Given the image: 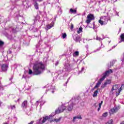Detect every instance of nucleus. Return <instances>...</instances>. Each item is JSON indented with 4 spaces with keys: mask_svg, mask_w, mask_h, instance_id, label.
<instances>
[{
    "mask_svg": "<svg viewBox=\"0 0 124 124\" xmlns=\"http://www.w3.org/2000/svg\"><path fill=\"white\" fill-rule=\"evenodd\" d=\"M45 70V65L42 62H36L34 64L32 70L29 69V74L30 75H39L43 73V71Z\"/></svg>",
    "mask_w": 124,
    "mask_h": 124,
    "instance_id": "1",
    "label": "nucleus"
},
{
    "mask_svg": "<svg viewBox=\"0 0 124 124\" xmlns=\"http://www.w3.org/2000/svg\"><path fill=\"white\" fill-rule=\"evenodd\" d=\"M113 71L112 70H109L108 71H107L105 74H103V77L100 79V80L97 82L96 85L94 86V89H96L98 88L100 85H101V83L102 82V81H104V79H105V78L106 76H108L110 73H112Z\"/></svg>",
    "mask_w": 124,
    "mask_h": 124,
    "instance_id": "2",
    "label": "nucleus"
},
{
    "mask_svg": "<svg viewBox=\"0 0 124 124\" xmlns=\"http://www.w3.org/2000/svg\"><path fill=\"white\" fill-rule=\"evenodd\" d=\"M76 101V100L72 99L68 103L65 104L64 105L66 107V110H67L68 111H72V109H73L74 105L76 104V103H78V101L77 103H75Z\"/></svg>",
    "mask_w": 124,
    "mask_h": 124,
    "instance_id": "3",
    "label": "nucleus"
},
{
    "mask_svg": "<svg viewBox=\"0 0 124 124\" xmlns=\"http://www.w3.org/2000/svg\"><path fill=\"white\" fill-rule=\"evenodd\" d=\"M64 110H66V107L65 105H62L58 108V110H56L55 113L56 114H60V113H62Z\"/></svg>",
    "mask_w": 124,
    "mask_h": 124,
    "instance_id": "4",
    "label": "nucleus"
},
{
    "mask_svg": "<svg viewBox=\"0 0 124 124\" xmlns=\"http://www.w3.org/2000/svg\"><path fill=\"white\" fill-rule=\"evenodd\" d=\"M121 109V107H114L113 108L109 110L110 115H113V114H115V113H117V111H119Z\"/></svg>",
    "mask_w": 124,
    "mask_h": 124,
    "instance_id": "5",
    "label": "nucleus"
},
{
    "mask_svg": "<svg viewBox=\"0 0 124 124\" xmlns=\"http://www.w3.org/2000/svg\"><path fill=\"white\" fill-rule=\"evenodd\" d=\"M93 20H94V16H88L86 20V23L88 25L92 22Z\"/></svg>",
    "mask_w": 124,
    "mask_h": 124,
    "instance_id": "6",
    "label": "nucleus"
},
{
    "mask_svg": "<svg viewBox=\"0 0 124 124\" xmlns=\"http://www.w3.org/2000/svg\"><path fill=\"white\" fill-rule=\"evenodd\" d=\"M54 25H55V22H54V21H52L51 24L47 25L46 26V31H48V30H50V29L53 28Z\"/></svg>",
    "mask_w": 124,
    "mask_h": 124,
    "instance_id": "7",
    "label": "nucleus"
},
{
    "mask_svg": "<svg viewBox=\"0 0 124 124\" xmlns=\"http://www.w3.org/2000/svg\"><path fill=\"white\" fill-rule=\"evenodd\" d=\"M74 40L76 41V42H80L81 41V38L78 35H75L73 36Z\"/></svg>",
    "mask_w": 124,
    "mask_h": 124,
    "instance_id": "8",
    "label": "nucleus"
},
{
    "mask_svg": "<svg viewBox=\"0 0 124 124\" xmlns=\"http://www.w3.org/2000/svg\"><path fill=\"white\" fill-rule=\"evenodd\" d=\"M1 68L2 69V71H6V70H7V68H8V65H7V64H3L1 66Z\"/></svg>",
    "mask_w": 124,
    "mask_h": 124,
    "instance_id": "9",
    "label": "nucleus"
},
{
    "mask_svg": "<svg viewBox=\"0 0 124 124\" xmlns=\"http://www.w3.org/2000/svg\"><path fill=\"white\" fill-rule=\"evenodd\" d=\"M28 106V101H24L21 105V107H22V108H27Z\"/></svg>",
    "mask_w": 124,
    "mask_h": 124,
    "instance_id": "10",
    "label": "nucleus"
},
{
    "mask_svg": "<svg viewBox=\"0 0 124 124\" xmlns=\"http://www.w3.org/2000/svg\"><path fill=\"white\" fill-rule=\"evenodd\" d=\"M51 117H52L51 115H50L49 116L44 117L43 119H42L43 124H44V123H45V122H46V121H47V120H49V119H50Z\"/></svg>",
    "mask_w": 124,
    "mask_h": 124,
    "instance_id": "11",
    "label": "nucleus"
},
{
    "mask_svg": "<svg viewBox=\"0 0 124 124\" xmlns=\"http://www.w3.org/2000/svg\"><path fill=\"white\" fill-rule=\"evenodd\" d=\"M107 16H101V17L102 18L103 20H104V22H105V24H107V22H108V17H107Z\"/></svg>",
    "mask_w": 124,
    "mask_h": 124,
    "instance_id": "12",
    "label": "nucleus"
},
{
    "mask_svg": "<svg viewBox=\"0 0 124 124\" xmlns=\"http://www.w3.org/2000/svg\"><path fill=\"white\" fill-rule=\"evenodd\" d=\"M117 90H119V85H114L112 87V89H111V91H117Z\"/></svg>",
    "mask_w": 124,
    "mask_h": 124,
    "instance_id": "13",
    "label": "nucleus"
},
{
    "mask_svg": "<svg viewBox=\"0 0 124 124\" xmlns=\"http://www.w3.org/2000/svg\"><path fill=\"white\" fill-rule=\"evenodd\" d=\"M70 13H71V14H76V13H77V10H76V9H72L71 8L70 9Z\"/></svg>",
    "mask_w": 124,
    "mask_h": 124,
    "instance_id": "14",
    "label": "nucleus"
},
{
    "mask_svg": "<svg viewBox=\"0 0 124 124\" xmlns=\"http://www.w3.org/2000/svg\"><path fill=\"white\" fill-rule=\"evenodd\" d=\"M99 23L100 24V25H101V26H103V25H106L104 22V20L101 17H100V19L99 20Z\"/></svg>",
    "mask_w": 124,
    "mask_h": 124,
    "instance_id": "15",
    "label": "nucleus"
},
{
    "mask_svg": "<svg viewBox=\"0 0 124 124\" xmlns=\"http://www.w3.org/2000/svg\"><path fill=\"white\" fill-rule=\"evenodd\" d=\"M97 93H98V89L95 91L93 94V97H96L97 96Z\"/></svg>",
    "mask_w": 124,
    "mask_h": 124,
    "instance_id": "16",
    "label": "nucleus"
},
{
    "mask_svg": "<svg viewBox=\"0 0 124 124\" xmlns=\"http://www.w3.org/2000/svg\"><path fill=\"white\" fill-rule=\"evenodd\" d=\"M62 120V117H60L58 119H55L52 120V122H55V123H60Z\"/></svg>",
    "mask_w": 124,
    "mask_h": 124,
    "instance_id": "17",
    "label": "nucleus"
},
{
    "mask_svg": "<svg viewBox=\"0 0 124 124\" xmlns=\"http://www.w3.org/2000/svg\"><path fill=\"white\" fill-rule=\"evenodd\" d=\"M120 38L121 41L119 42V43H120V42H123V41H124V33L121 35Z\"/></svg>",
    "mask_w": 124,
    "mask_h": 124,
    "instance_id": "18",
    "label": "nucleus"
},
{
    "mask_svg": "<svg viewBox=\"0 0 124 124\" xmlns=\"http://www.w3.org/2000/svg\"><path fill=\"white\" fill-rule=\"evenodd\" d=\"M36 124H43V121H42V118H41L37 121Z\"/></svg>",
    "mask_w": 124,
    "mask_h": 124,
    "instance_id": "19",
    "label": "nucleus"
},
{
    "mask_svg": "<svg viewBox=\"0 0 124 124\" xmlns=\"http://www.w3.org/2000/svg\"><path fill=\"white\" fill-rule=\"evenodd\" d=\"M73 57H78L79 56V51H75L73 55Z\"/></svg>",
    "mask_w": 124,
    "mask_h": 124,
    "instance_id": "20",
    "label": "nucleus"
},
{
    "mask_svg": "<svg viewBox=\"0 0 124 124\" xmlns=\"http://www.w3.org/2000/svg\"><path fill=\"white\" fill-rule=\"evenodd\" d=\"M34 7L36 9H39V8L38 3L36 1H35L34 3Z\"/></svg>",
    "mask_w": 124,
    "mask_h": 124,
    "instance_id": "21",
    "label": "nucleus"
},
{
    "mask_svg": "<svg viewBox=\"0 0 124 124\" xmlns=\"http://www.w3.org/2000/svg\"><path fill=\"white\" fill-rule=\"evenodd\" d=\"M76 119H80L81 120V119H82V117H81V116L74 117L73 118V122H75V120H76Z\"/></svg>",
    "mask_w": 124,
    "mask_h": 124,
    "instance_id": "22",
    "label": "nucleus"
},
{
    "mask_svg": "<svg viewBox=\"0 0 124 124\" xmlns=\"http://www.w3.org/2000/svg\"><path fill=\"white\" fill-rule=\"evenodd\" d=\"M103 104V101H101V103H99V108H98V111H100L101 109V105Z\"/></svg>",
    "mask_w": 124,
    "mask_h": 124,
    "instance_id": "23",
    "label": "nucleus"
},
{
    "mask_svg": "<svg viewBox=\"0 0 124 124\" xmlns=\"http://www.w3.org/2000/svg\"><path fill=\"white\" fill-rule=\"evenodd\" d=\"M83 31V28L82 27H80L78 30V33H81Z\"/></svg>",
    "mask_w": 124,
    "mask_h": 124,
    "instance_id": "24",
    "label": "nucleus"
},
{
    "mask_svg": "<svg viewBox=\"0 0 124 124\" xmlns=\"http://www.w3.org/2000/svg\"><path fill=\"white\" fill-rule=\"evenodd\" d=\"M0 90H2V91L4 90V87L3 86V85H2V84H1V81H0Z\"/></svg>",
    "mask_w": 124,
    "mask_h": 124,
    "instance_id": "25",
    "label": "nucleus"
},
{
    "mask_svg": "<svg viewBox=\"0 0 124 124\" xmlns=\"http://www.w3.org/2000/svg\"><path fill=\"white\" fill-rule=\"evenodd\" d=\"M110 83H111V80L108 79L105 82L104 84H105V85L107 86V85H108V84H110Z\"/></svg>",
    "mask_w": 124,
    "mask_h": 124,
    "instance_id": "26",
    "label": "nucleus"
},
{
    "mask_svg": "<svg viewBox=\"0 0 124 124\" xmlns=\"http://www.w3.org/2000/svg\"><path fill=\"white\" fill-rule=\"evenodd\" d=\"M123 89H124V85L122 84V85L121 86L120 88L118 90V92H119V93H121V92H122V90H123Z\"/></svg>",
    "mask_w": 124,
    "mask_h": 124,
    "instance_id": "27",
    "label": "nucleus"
},
{
    "mask_svg": "<svg viewBox=\"0 0 124 124\" xmlns=\"http://www.w3.org/2000/svg\"><path fill=\"white\" fill-rule=\"evenodd\" d=\"M65 68H66V69H68V68H69V67H70V65H69V63H66L64 65Z\"/></svg>",
    "mask_w": 124,
    "mask_h": 124,
    "instance_id": "28",
    "label": "nucleus"
},
{
    "mask_svg": "<svg viewBox=\"0 0 124 124\" xmlns=\"http://www.w3.org/2000/svg\"><path fill=\"white\" fill-rule=\"evenodd\" d=\"M114 122H113V120L111 119L109 120L106 124H113Z\"/></svg>",
    "mask_w": 124,
    "mask_h": 124,
    "instance_id": "29",
    "label": "nucleus"
},
{
    "mask_svg": "<svg viewBox=\"0 0 124 124\" xmlns=\"http://www.w3.org/2000/svg\"><path fill=\"white\" fill-rule=\"evenodd\" d=\"M116 61H116V60H113L112 62H111L109 67H111V66H113V65H114V63H115V62H116Z\"/></svg>",
    "mask_w": 124,
    "mask_h": 124,
    "instance_id": "30",
    "label": "nucleus"
},
{
    "mask_svg": "<svg viewBox=\"0 0 124 124\" xmlns=\"http://www.w3.org/2000/svg\"><path fill=\"white\" fill-rule=\"evenodd\" d=\"M102 116H103V117H104L105 118V117H107V116H108V113L105 112L103 114Z\"/></svg>",
    "mask_w": 124,
    "mask_h": 124,
    "instance_id": "31",
    "label": "nucleus"
},
{
    "mask_svg": "<svg viewBox=\"0 0 124 124\" xmlns=\"http://www.w3.org/2000/svg\"><path fill=\"white\" fill-rule=\"evenodd\" d=\"M11 108L12 110H14V109H16V107L15 106V105H11Z\"/></svg>",
    "mask_w": 124,
    "mask_h": 124,
    "instance_id": "32",
    "label": "nucleus"
},
{
    "mask_svg": "<svg viewBox=\"0 0 124 124\" xmlns=\"http://www.w3.org/2000/svg\"><path fill=\"white\" fill-rule=\"evenodd\" d=\"M62 37L63 39H64V38H65V37H66V33H63L62 34Z\"/></svg>",
    "mask_w": 124,
    "mask_h": 124,
    "instance_id": "33",
    "label": "nucleus"
},
{
    "mask_svg": "<svg viewBox=\"0 0 124 124\" xmlns=\"http://www.w3.org/2000/svg\"><path fill=\"white\" fill-rule=\"evenodd\" d=\"M3 44H4V43L1 41H0V47H2L3 46Z\"/></svg>",
    "mask_w": 124,
    "mask_h": 124,
    "instance_id": "34",
    "label": "nucleus"
},
{
    "mask_svg": "<svg viewBox=\"0 0 124 124\" xmlns=\"http://www.w3.org/2000/svg\"><path fill=\"white\" fill-rule=\"evenodd\" d=\"M103 39V38L102 39L101 38H100V37H98V36H97V37H96V40H99V41H100V40H102Z\"/></svg>",
    "mask_w": 124,
    "mask_h": 124,
    "instance_id": "35",
    "label": "nucleus"
},
{
    "mask_svg": "<svg viewBox=\"0 0 124 124\" xmlns=\"http://www.w3.org/2000/svg\"><path fill=\"white\" fill-rule=\"evenodd\" d=\"M100 49H101V47H99L97 49H96L95 50H94L93 51L94 53H95V52H97V51H99V50H100Z\"/></svg>",
    "mask_w": 124,
    "mask_h": 124,
    "instance_id": "36",
    "label": "nucleus"
},
{
    "mask_svg": "<svg viewBox=\"0 0 124 124\" xmlns=\"http://www.w3.org/2000/svg\"><path fill=\"white\" fill-rule=\"evenodd\" d=\"M7 53L8 54H11V53H12V51H11V49H9L8 51H7Z\"/></svg>",
    "mask_w": 124,
    "mask_h": 124,
    "instance_id": "37",
    "label": "nucleus"
},
{
    "mask_svg": "<svg viewBox=\"0 0 124 124\" xmlns=\"http://www.w3.org/2000/svg\"><path fill=\"white\" fill-rule=\"evenodd\" d=\"M105 87H106V85H105V83H104V85L101 86V88L103 89V88H105Z\"/></svg>",
    "mask_w": 124,
    "mask_h": 124,
    "instance_id": "38",
    "label": "nucleus"
},
{
    "mask_svg": "<svg viewBox=\"0 0 124 124\" xmlns=\"http://www.w3.org/2000/svg\"><path fill=\"white\" fill-rule=\"evenodd\" d=\"M74 26L73 24H71V27H70V29L71 30H73Z\"/></svg>",
    "mask_w": 124,
    "mask_h": 124,
    "instance_id": "39",
    "label": "nucleus"
},
{
    "mask_svg": "<svg viewBox=\"0 0 124 124\" xmlns=\"http://www.w3.org/2000/svg\"><path fill=\"white\" fill-rule=\"evenodd\" d=\"M83 71H84V67H82V68H81V71H79V73H81V72H82Z\"/></svg>",
    "mask_w": 124,
    "mask_h": 124,
    "instance_id": "40",
    "label": "nucleus"
},
{
    "mask_svg": "<svg viewBox=\"0 0 124 124\" xmlns=\"http://www.w3.org/2000/svg\"><path fill=\"white\" fill-rule=\"evenodd\" d=\"M58 64H59V61L56 62L55 63V65H58Z\"/></svg>",
    "mask_w": 124,
    "mask_h": 124,
    "instance_id": "41",
    "label": "nucleus"
},
{
    "mask_svg": "<svg viewBox=\"0 0 124 124\" xmlns=\"http://www.w3.org/2000/svg\"><path fill=\"white\" fill-rule=\"evenodd\" d=\"M33 124V121H31L29 124Z\"/></svg>",
    "mask_w": 124,
    "mask_h": 124,
    "instance_id": "42",
    "label": "nucleus"
},
{
    "mask_svg": "<svg viewBox=\"0 0 124 124\" xmlns=\"http://www.w3.org/2000/svg\"><path fill=\"white\" fill-rule=\"evenodd\" d=\"M37 1H39V2H41V1H42V0H37Z\"/></svg>",
    "mask_w": 124,
    "mask_h": 124,
    "instance_id": "43",
    "label": "nucleus"
},
{
    "mask_svg": "<svg viewBox=\"0 0 124 124\" xmlns=\"http://www.w3.org/2000/svg\"><path fill=\"white\" fill-rule=\"evenodd\" d=\"M13 31L14 32H16V30L13 29Z\"/></svg>",
    "mask_w": 124,
    "mask_h": 124,
    "instance_id": "44",
    "label": "nucleus"
},
{
    "mask_svg": "<svg viewBox=\"0 0 124 124\" xmlns=\"http://www.w3.org/2000/svg\"><path fill=\"white\" fill-rule=\"evenodd\" d=\"M51 93H55V91L53 90L52 91H50Z\"/></svg>",
    "mask_w": 124,
    "mask_h": 124,
    "instance_id": "45",
    "label": "nucleus"
},
{
    "mask_svg": "<svg viewBox=\"0 0 124 124\" xmlns=\"http://www.w3.org/2000/svg\"><path fill=\"white\" fill-rule=\"evenodd\" d=\"M88 16H93V15H88Z\"/></svg>",
    "mask_w": 124,
    "mask_h": 124,
    "instance_id": "46",
    "label": "nucleus"
},
{
    "mask_svg": "<svg viewBox=\"0 0 124 124\" xmlns=\"http://www.w3.org/2000/svg\"><path fill=\"white\" fill-rule=\"evenodd\" d=\"M68 81H69V79H68L67 82H66V85L67 84V83H68Z\"/></svg>",
    "mask_w": 124,
    "mask_h": 124,
    "instance_id": "47",
    "label": "nucleus"
},
{
    "mask_svg": "<svg viewBox=\"0 0 124 124\" xmlns=\"http://www.w3.org/2000/svg\"><path fill=\"white\" fill-rule=\"evenodd\" d=\"M97 104V103H95V104H94V106H96V105Z\"/></svg>",
    "mask_w": 124,
    "mask_h": 124,
    "instance_id": "48",
    "label": "nucleus"
},
{
    "mask_svg": "<svg viewBox=\"0 0 124 124\" xmlns=\"http://www.w3.org/2000/svg\"><path fill=\"white\" fill-rule=\"evenodd\" d=\"M119 94H120V93H116V95H119Z\"/></svg>",
    "mask_w": 124,
    "mask_h": 124,
    "instance_id": "49",
    "label": "nucleus"
},
{
    "mask_svg": "<svg viewBox=\"0 0 124 124\" xmlns=\"http://www.w3.org/2000/svg\"><path fill=\"white\" fill-rule=\"evenodd\" d=\"M22 78H26V77H25V76H23Z\"/></svg>",
    "mask_w": 124,
    "mask_h": 124,
    "instance_id": "50",
    "label": "nucleus"
},
{
    "mask_svg": "<svg viewBox=\"0 0 124 124\" xmlns=\"http://www.w3.org/2000/svg\"><path fill=\"white\" fill-rule=\"evenodd\" d=\"M59 12H60V13H61V12H61V11H59V12H58V13H59Z\"/></svg>",
    "mask_w": 124,
    "mask_h": 124,
    "instance_id": "51",
    "label": "nucleus"
},
{
    "mask_svg": "<svg viewBox=\"0 0 124 124\" xmlns=\"http://www.w3.org/2000/svg\"><path fill=\"white\" fill-rule=\"evenodd\" d=\"M93 25H94V23H93Z\"/></svg>",
    "mask_w": 124,
    "mask_h": 124,
    "instance_id": "52",
    "label": "nucleus"
},
{
    "mask_svg": "<svg viewBox=\"0 0 124 124\" xmlns=\"http://www.w3.org/2000/svg\"><path fill=\"white\" fill-rule=\"evenodd\" d=\"M93 29H94V27H93Z\"/></svg>",
    "mask_w": 124,
    "mask_h": 124,
    "instance_id": "53",
    "label": "nucleus"
},
{
    "mask_svg": "<svg viewBox=\"0 0 124 124\" xmlns=\"http://www.w3.org/2000/svg\"><path fill=\"white\" fill-rule=\"evenodd\" d=\"M113 48H115V46H113Z\"/></svg>",
    "mask_w": 124,
    "mask_h": 124,
    "instance_id": "54",
    "label": "nucleus"
},
{
    "mask_svg": "<svg viewBox=\"0 0 124 124\" xmlns=\"http://www.w3.org/2000/svg\"><path fill=\"white\" fill-rule=\"evenodd\" d=\"M78 74H80V73H79Z\"/></svg>",
    "mask_w": 124,
    "mask_h": 124,
    "instance_id": "55",
    "label": "nucleus"
}]
</instances>
